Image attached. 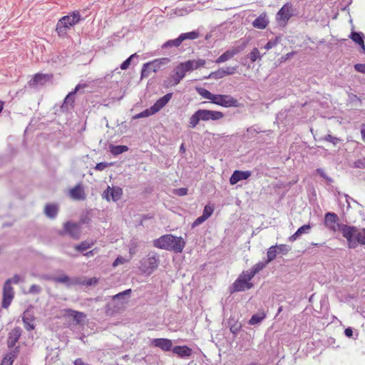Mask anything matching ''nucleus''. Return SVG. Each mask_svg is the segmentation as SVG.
<instances>
[{
	"mask_svg": "<svg viewBox=\"0 0 365 365\" xmlns=\"http://www.w3.org/2000/svg\"><path fill=\"white\" fill-rule=\"evenodd\" d=\"M340 230L349 249H355L359 245H365V228L346 225L341 226Z\"/></svg>",
	"mask_w": 365,
	"mask_h": 365,
	"instance_id": "obj_1",
	"label": "nucleus"
},
{
	"mask_svg": "<svg viewBox=\"0 0 365 365\" xmlns=\"http://www.w3.org/2000/svg\"><path fill=\"white\" fill-rule=\"evenodd\" d=\"M185 245L186 242L182 237L174 236L171 234L164 235L153 240L154 247L175 253L182 252Z\"/></svg>",
	"mask_w": 365,
	"mask_h": 365,
	"instance_id": "obj_2",
	"label": "nucleus"
},
{
	"mask_svg": "<svg viewBox=\"0 0 365 365\" xmlns=\"http://www.w3.org/2000/svg\"><path fill=\"white\" fill-rule=\"evenodd\" d=\"M81 20L82 17L78 11H74L69 15L63 16L58 20L56 26L58 35L62 38L66 36L68 30L78 24Z\"/></svg>",
	"mask_w": 365,
	"mask_h": 365,
	"instance_id": "obj_3",
	"label": "nucleus"
},
{
	"mask_svg": "<svg viewBox=\"0 0 365 365\" xmlns=\"http://www.w3.org/2000/svg\"><path fill=\"white\" fill-rule=\"evenodd\" d=\"M223 117L224 113L220 111L199 109L190 118L189 126L191 128H194L199 123L200 120H217L222 119Z\"/></svg>",
	"mask_w": 365,
	"mask_h": 365,
	"instance_id": "obj_4",
	"label": "nucleus"
},
{
	"mask_svg": "<svg viewBox=\"0 0 365 365\" xmlns=\"http://www.w3.org/2000/svg\"><path fill=\"white\" fill-rule=\"evenodd\" d=\"M190 68L191 66L190 64L185 63V62L178 64L173 68L170 77L167 80L164 81V86L169 88L178 85L185 76L186 73L190 71Z\"/></svg>",
	"mask_w": 365,
	"mask_h": 365,
	"instance_id": "obj_5",
	"label": "nucleus"
},
{
	"mask_svg": "<svg viewBox=\"0 0 365 365\" xmlns=\"http://www.w3.org/2000/svg\"><path fill=\"white\" fill-rule=\"evenodd\" d=\"M159 255L155 252H150L140 261V270L145 275H150L158 267Z\"/></svg>",
	"mask_w": 365,
	"mask_h": 365,
	"instance_id": "obj_6",
	"label": "nucleus"
},
{
	"mask_svg": "<svg viewBox=\"0 0 365 365\" xmlns=\"http://www.w3.org/2000/svg\"><path fill=\"white\" fill-rule=\"evenodd\" d=\"M170 61V58L164 57L144 63L141 70V78H148L152 72L156 73L162 66L167 65Z\"/></svg>",
	"mask_w": 365,
	"mask_h": 365,
	"instance_id": "obj_7",
	"label": "nucleus"
},
{
	"mask_svg": "<svg viewBox=\"0 0 365 365\" xmlns=\"http://www.w3.org/2000/svg\"><path fill=\"white\" fill-rule=\"evenodd\" d=\"M324 225L331 231L341 233V226H346V224L341 223L339 216L332 212H329L324 216Z\"/></svg>",
	"mask_w": 365,
	"mask_h": 365,
	"instance_id": "obj_8",
	"label": "nucleus"
},
{
	"mask_svg": "<svg viewBox=\"0 0 365 365\" xmlns=\"http://www.w3.org/2000/svg\"><path fill=\"white\" fill-rule=\"evenodd\" d=\"M214 104L220 106L225 108H238L240 103L238 100L230 95L216 94Z\"/></svg>",
	"mask_w": 365,
	"mask_h": 365,
	"instance_id": "obj_9",
	"label": "nucleus"
},
{
	"mask_svg": "<svg viewBox=\"0 0 365 365\" xmlns=\"http://www.w3.org/2000/svg\"><path fill=\"white\" fill-rule=\"evenodd\" d=\"M14 297V290L11 285H10L9 280H6L3 286V297L1 307L4 309H7Z\"/></svg>",
	"mask_w": 365,
	"mask_h": 365,
	"instance_id": "obj_10",
	"label": "nucleus"
},
{
	"mask_svg": "<svg viewBox=\"0 0 365 365\" xmlns=\"http://www.w3.org/2000/svg\"><path fill=\"white\" fill-rule=\"evenodd\" d=\"M292 5L290 4H285L279 10L277 14V20L280 25H285L289 19L292 16Z\"/></svg>",
	"mask_w": 365,
	"mask_h": 365,
	"instance_id": "obj_11",
	"label": "nucleus"
},
{
	"mask_svg": "<svg viewBox=\"0 0 365 365\" xmlns=\"http://www.w3.org/2000/svg\"><path fill=\"white\" fill-rule=\"evenodd\" d=\"M123 195V189L120 187H110L108 186L107 189L103 192V198L106 199L107 201H110V199L113 202L118 201Z\"/></svg>",
	"mask_w": 365,
	"mask_h": 365,
	"instance_id": "obj_12",
	"label": "nucleus"
},
{
	"mask_svg": "<svg viewBox=\"0 0 365 365\" xmlns=\"http://www.w3.org/2000/svg\"><path fill=\"white\" fill-rule=\"evenodd\" d=\"M253 287V284L251 282H248L241 277H238V278L234 282V283L230 287V293L242 292L245 290L250 289Z\"/></svg>",
	"mask_w": 365,
	"mask_h": 365,
	"instance_id": "obj_13",
	"label": "nucleus"
},
{
	"mask_svg": "<svg viewBox=\"0 0 365 365\" xmlns=\"http://www.w3.org/2000/svg\"><path fill=\"white\" fill-rule=\"evenodd\" d=\"M51 74L45 73H36L33 78L29 81V85L31 87H36L38 86H43L46 82L52 78Z\"/></svg>",
	"mask_w": 365,
	"mask_h": 365,
	"instance_id": "obj_14",
	"label": "nucleus"
},
{
	"mask_svg": "<svg viewBox=\"0 0 365 365\" xmlns=\"http://www.w3.org/2000/svg\"><path fill=\"white\" fill-rule=\"evenodd\" d=\"M151 345L158 348H160L164 351H169L173 349V342L169 339L158 338L153 339L151 342Z\"/></svg>",
	"mask_w": 365,
	"mask_h": 365,
	"instance_id": "obj_15",
	"label": "nucleus"
},
{
	"mask_svg": "<svg viewBox=\"0 0 365 365\" xmlns=\"http://www.w3.org/2000/svg\"><path fill=\"white\" fill-rule=\"evenodd\" d=\"M45 279L53 281L56 283H63L66 284L68 286H70L71 284H81L79 282L78 278H73L71 279L68 275L66 274H62L58 277H46Z\"/></svg>",
	"mask_w": 365,
	"mask_h": 365,
	"instance_id": "obj_16",
	"label": "nucleus"
},
{
	"mask_svg": "<svg viewBox=\"0 0 365 365\" xmlns=\"http://www.w3.org/2000/svg\"><path fill=\"white\" fill-rule=\"evenodd\" d=\"M63 230L73 239H78L80 237V227L75 222L70 221L66 222L63 226Z\"/></svg>",
	"mask_w": 365,
	"mask_h": 365,
	"instance_id": "obj_17",
	"label": "nucleus"
},
{
	"mask_svg": "<svg viewBox=\"0 0 365 365\" xmlns=\"http://www.w3.org/2000/svg\"><path fill=\"white\" fill-rule=\"evenodd\" d=\"M22 330L19 327L14 328L9 334L7 345L9 349H12L15 346L16 342L19 341Z\"/></svg>",
	"mask_w": 365,
	"mask_h": 365,
	"instance_id": "obj_18",
	"label": "nucleus"
},
{
	"mask_svg": "<svg viewBox=\"0 0 365 365\" xmlns=\"http://www.w3.org/2000/svg\"><path fill=\"white\" fill-rule=\"evenodd\" d=\"M251 175V172L246 170V171H242L236 170L233 172L230 178V183L231 185H235L239 181L242 180H247L248 179Z\"/></svg>",
	"mask_w": 365,
	"mask_h": 365,
	"instance_id": "obj_19",
	"label": "nucleus"
},
{
	"mask_svg": "<svg viewBox=\"0 0 365 365\" xmlns=\"http://www.w3.org/2000/svg\"><path fill=\"white\" fill-rule=\"evenodd\" d=\"M87 87L86 84H78L73 91L68 93L66 96L62 108L67 107L68 105L73 106L75 101V95L80 89Z\"/></svg>",
	"mask_w": 365,
	"mask_h": 365,
	"instance_id": "obj_20",
	"label": "nucleus"
},
{
	"mask_svg": "<svg viewBox=\"0 0 365 365\" xmlns=\"http://www.w3.org/2000/svg\"><path fill=\"white\" fill-rule=\"evenodd\" d=\"M172 351L180 358L190 357L192 354V349L186 345L175 346L173 348Z\"/></svg>",
	"mask_w": 365,
	"mask_h": 365,
	"instance_id": "obj_21",
	"label": "nucleus"
},
{
	"mask_svg": "<svg viewBox=\"0 0 365 365\" xmlns=\"http://www.w3.org/2000/svg\"><path fill=\"white\" fill-rule=\"evenodd\" d=\"M22 320L23 322L24 323V327L26 330L31 331L34 329L35 326L32 323V322L34 320V317L31 313L29 309L24 312Z\"/></svg>",
	"mask_w": 365,
	"mask_h": 365,
	"instance_id": "obj_22",
	"label": "nucleus"
},
{
	"mask_svg": "<svg viewBox=\"0 0 365 365\" xmlns=\"http://www.w3.org/2000/svg\"><path fill=\"white\" fill-rule=\"evenodd\" d=\"M70 195L72 198L78 200H83L86 199L84 189L80 184L76 185L70 190Z\"/></svg>",
	"mask_w": 365,
	"mask_h": 365,
	"instance_id": "obj_23",
	"label": "nucleus"
},
{
	"mask_svg": "<svg viewBox=\"0 0 365 365\" xmlns=\"http://www.w3.org/2000/svg\"><path fill=\"white\" fill-rule=\"evenodd\" d=\"M268 24L269 20L267 14L265 13H262L252 22V26L254 28L258 29H264L267 27Z\"/></svg>",
	"mask_w": 365,
	"mask_h": 365,
	"instance_id": "obj_24",
	"label": "nucleus"
},
{
	"mask_svg": "<svg viewBox=\"0 0 365 365\" xmlns=\"http://www.w3.org/2000/svg\"><path fill=\"white\" fill-rule=\"evenodd\" d=\"M173 96V93H168L160 98L153 105V109L157 110V112L160 111L163 107H165L167 103L170 101Z\"/></svg>",
	"mask_w": 365,
	"mask_h": 365,
	"instance_id": "obj_25",
	"label": "nucleus"
},
{
	"mask_svg": "<svg viewBox=\"0 0 365 365\" xmlns=\"http://www.w3.org/2000/svg\"><path fill=\"white\" fill-rule=\"evenodd\" d=\"M58 212V206L56 204L48 203L45 205L44 214L50 219H55Z\"/></svg>",
	"mask_w": 365,
	"mask_h": 365,
	"instance_id": "obj_26",
	"label": "nucleus"
},
{
	"mask_svg": "<svg viewBox=\"0 0 365 365\" xmlns=\"http://www.w3.org/2000/svg\"><path fill=\"white\" fill-rule=\"evenodd\" d=\"M19 352V347H15L14 350L6 354L5 357L3 359L1 365H12L16 358L17 354Z\"/></svg>",
	"mask_w": 365,
	"mask_h": 365,
	"instance_id": "obj_27",
	"label": "nucleus"
},
{
	"mask_svg": "<svg viewBox=\"0 0 365 365\" xmlns=\"http://www.w3.org/2000/svg\"><path fill=\"white\" fill-rule=\"evenodd\" d=\"M196 91L199 95H200L204 98L208 99L211 101V103H214L215 99L216 98V94H213L210 92L208 90L201 88L197 87Z\"/></svg>",
	"mask_w": 365,
	"mask_h": 365,
	"instance_id": "obj_28",
	"label": "nucleus"
},
{
	"mask_svg": "<svg viewBox=\"0 0 365 365\" xmlns=\"http://www.w3.org/2000/svg\"><path fill=\"white\" fill-rule=\"evenodd\" d=\"M110 152L115 156L118 155L128 150V147L126 145H110Z\"/></svg>",
	"mask_w": 365,
	"mask_h": 365,
	"instance_id": "obj_29",
	"label": "nucleus"
},
{
	"mask_svg": "<svg viewBox=\"0 0 365 365\" xmlns=\"http://www.w3.org/2000/svg\"><path fill=\"white\" fill-rule=\"evenodd\" d=\"M247 46V43L245 41H243L240 44L232 46V48H229V51L231 53L232 58L239 54L240 52L243 51L245 48Z\"/></svg>",
	"mask_w": 365,
	"mask_h": 365,
	"instance_id": "obj_30",
	"label": "nucleus"
},
{
	"mask_svg": "<svg viewBox=\"0 0 365 365\" xmlns=\"http://www.w3.org/2000/svg\"><path fill=\"white\" fill-rule=\"evenodd\" d=\"M66 312L70 317H72L77 323H80L81 319L86 317V314L83 312L75 311L73 309H68Z\"/></svg>",
	"mask_w": 365,
	"mask_h": 365,
	"instance_id": "obj_31",
	"label": "nucleus"
},
{
	"mask_svg": "<svg viewBox=\"0 0 365 365\" xmlns=\"http://www.w3.org/2000/svg\"><path fill=\"white\" fill-rule=\"evenodd\" d=\"M199 36V34L197 31H190L187 33H182L178 37L182 43L185 40L190 39V40H194L196 39Z\"/></svg>",
	"mask_w": 365,
	"mask_h": 365,
	"instance_id": "obj_32",
	"label": "nucleus"
},
{
	"mask_svg": "<svg viewBox=\"0 0 365 365\" xmlns=\"http://www.w3.org/2000/svg\"><path fill=\"white\" fill-rule=\"evenodd\" d=\"M185 62V63L190 64V66H191L190 71L194 69H197L200 67H202L205 64V61L204 59H198L197 61L188 60Z\"/></svg>",
	"mask_w": 365,
	"mask_h": 365,
	"instance_id": "obj_33",
	"label": "nucleus"
},
{
	"mask_svg": "<svg viewBox=\"0 0 365 365\" xmlns=\"http://www.w3.org/2000/svg\"><path fill=\"white\" fill-rule=\"evenodd\" d=\"M349 38L358 45L363 43L364 35L361 32L352 31L349 35Z\"/></svg>",
	"mask_w": 365,
	"mask_h": 365,
	"instance_id": "obj_34",
	"label": "nucleus"
},
{
	"mask_svg": "<svg viewBox=\"0 0 365 365\" xmlns=\"http://www.w3.org/2000/svg\"><path fill=\"white\" fill-rule=\"evenodd\" d=\"M230 331L234 334L237 335L241 329L242 325L237 322H235L234 319H230L228 322Z\"/></svg>",
	"mask_w": 365,
	"mask_h": 365,
	"instance_id": "obj_35",
	"label": "nucleus"
},
{
	"mask_svg": "<svg viewBox=\"0 0 365 365\" xmlns=\"http://www.w3.org/2000/svg\"><path fill=\"white\" fill-rule=\"evenodd\" d=\"M278 254L277 247L275 245L271 246L267 250V259H266L267 263H269L273 261Z\"/></svg>",
	"mask_w": 365,
	"mask_h": 365,
	"instance_id": "obj_36",
	"label": "nucleus"
},
{
	"mask_svg": "<svg viewBox=\"0 0 365 365\" xmlns=\"http://www.w3.org/2000/svg\"><path fill=\"white\" fill-rule=\"evenodd\" d=\"M181 43H181L179 37H178L175 39L168 40L166 42H165L163 44L162 48H170V47H178L181 45Z\"/></svg>",
	"mask_w": 365,
	"mask_h": 365,
	"instance_id": "obj_37",
	"label": "nucleus"
},
{
	"mask_svg": "<svg viewBox=\"0 0 365 365\" xmlns=\"http://www.w3.org/2000/svg\"><path fill=\"white\" fill-rule=\"evenodd\" d=\"M138 56L136 53L130 55L126 60H125L121 64H120V68L122 70H126L129 68V66L131 64V62L135 58L138 59Z\"/></svg>",
	"mask_w": 365,
	"mask_h": 365,
	"instance_id": "obj_38",
	"label": "nucleus"
},
{
	"mask_svg": "<svg viewBox=\"0 0 365 365\" xmlns=\"http://www.w3.org/2000/svg\"><path fill=\"white\" fill-rule=\"evenodd\" d=\"M266 317L265 314H253L251 319L249 320L250 325H255L260 323Z\"/></svg>",
	"mask_w": 365,
	"mask_h": 365,
	"instance_id": "obj_39",
	"label": "nucleus"
},
{
	"mask_svg": "<svg viewBox=\"0 0 365 365\" xmlns=\"http://www.w3.org/2000/svg\"><path fill=\"white\" fill-rule=\"evenodd\" d=\"M232 58V56L231 53H230L229 50L227 49L225 52H224L222 55H220L216 60V63H224L228 60H230Z\"/></svg>",
	"mask_w": 365,
	"mask_h": 365,
	"instance_id": "obj_40",
	"label": "nucleus"
},
{
	"mask_svg": "<svg viewBox=\"0 0 365 365\" xmlns=\"http://www.w3.org/2000/svg\"><path fill=\"white\" fill-rule=\"evenodd\" d=\"M225 76V71H223V68H222L217 69L215 71L211 72L207 78L220 79L224 78Z\"/></svg>",
	"mask_w": 365,
	"mask_h": 365,
	"instance_id": "obj_41",
	"label": "nucleus"
},
{
	"mask_svg": "<svg viewBox=\"0 0 365 365\" xmlns=\"http://www.w3.org/2000/svg\"><path fill=\"white\" fill-rule=\"evenodd\" d=\"M248 57L252 63L255 62L258 59L262 58V56L257 48H254L252 51L248 54Z\"/></svg>",
	"mask_w": 365,
	"mask_h": 365,
	"instance_id": "obj_42",
	"label": "nucleus"
},
{
	"mask_svg": "<svg viewBox=\"0 0 365 365\" xmlns=\"http://www.w3.org/2000/svg\"><path fill=\"white\" fill-rule=\"evenodd\" d=\"M268 263H267V261L265 260L264 262H257L256 264H255L252 268V271L254 272L255 274H257L259 272H260L261 270H262L265 267L266 265Z\"/></svg>",
	"mask_w": 365,
	"mask_h": 365,
	"instance_id": "obj_43",
	"label": "nucleus"
},
{
	"mask_svg": "<svg viewBox=\"0 0 365 365\" xmlns=\"http://www.w3.org/2000/svg\"><path fill=\"white\" fill-rule=\"evenodd\" d=\"M254 272L250 269V270L244 271L239 276L242 279L250 282V281L255 277Z\"/></svg>",
	"mask_w": 365,
	"mask_h": 365,
	"instance_id": "obj_44",
	"label": "nucleus"
},
{
	"mask_svg": "<svg viewBox=\"0 0 365 365\" xmlns=\"http://www.w3.org/2000/svg\"><path fill=\"white\" fill-rule=\"evenodd\" d=\"M278 254L287 255L290 250L291 247L287 245H276Z\"/></svg>",
	"mask_w": 365,
	"mask_h": 365,
	"instance_id": "obj_45",
	"label": "nucleus"
},
{
	"mask_svg": "<svg viewBox=\"0 0 365 365\" xmlns=\"http://www.w3.org/2000/svg\"><path fill=\"white\" fill-rule=\"evenodd\" d=\"M91 245H92V244H91L86 241H83L81 243L76 245L75 246V249L78 251L83 252V251H86L88 249H89L91 247Z\"/></svg>",
	"mask_w": 365,
	"mask_h": 365,
	"instance_id": "obj_46",
	"label": "nucleus"
},
{
	"mask_svg": "<svg viewBox=\"0 0 365 365\" xmlns=\"http://www.w3.org/2000/svg\"><path fill=\"white\" fill-rule=\"evenodd\" d=\"M316 172H317V173H318V174H319V175L322 178H324V179L327 182V183H328V184H331V183H332V182H333V181H334V180H333V179H332L331 178H330L329 176H328V175L325 173V172H324V169H322V168H317V169L316 170Z\"/></svg>",
	"mask_w": 365,
	"mask_h": 365,
	"instance_id": "obj_47",
	"label": "nucleus"
},
{
	"mask_svg": "<svg viewBox=\"0 0 365 365\" xmlns=\"http://www.w3.org/2000/svg\"><path fill=\"white\" fill-rule=\"evenodd\" d=\"M214 212V208L208 205H205L203 212L202 216H204L207 220L212 215Z\"/></svg>",
	"mask_w": 365,
	"mask_h": 365,
	"instance_id": "obj_48",
	"label": "nucleus"
},
{
	"mask_svg": "<svg viewBox=\"0 0 365 365\" xmlns=\"http://www.w3.org/2000/svg\"><path fill=\"white\" fill-rule=\"evenodd\" d=\"M311 228H312L311 225L309 224H307V225H302V227L298 228V230L297 231L299 232V234L300 235H302V234L309 233Z\"/></svg>",
	"mask_w": 365,
	"mask_h": 365,
	"instance_id": "obj_49",
	"label": "nucleus"
},
{
	"mask_svg": "<svg viewBox=\"0 0 365 365\" xmlns=\"http://www.w3.org/2000/svg\"><path fill=\"white\" fill-rule=\"evenodd\" d=\"M324 140L329 143H331L334 145H336L340 141L339 138L332 136L331 135L329 134L324 136Z\"/></svg>",
	"mask_w": 365,
	"mask_h": 365,
	"instance_id": "obj_50",
	"label": "nucleus"
},
{
	"mask_svg": "<svg viewBox=\"0 0 365 365\" xmlns=\"http://www.w3.org/2000/svg\"><path fill=\"white\" fill-rule=\"evenodd\" d=\"M41 292V287L37 284H32L29 290V294H39Z\"/></svg>",
	"mask_w": 365,
	"mask_h": 365,
	"instance_id": "obj_51",
	"label": "nucleus"
},
{
	"mask_svg": "<svg viewBox=\"0 0 365 365\" xmlns=\"http://www.w3.org/2000/svg\"><path fill=\"white\" fill-rule=\"evenodd\" d=\"M207 219L201 215L200 217H198L192 224V227L194 228V227H196L197 226H199L200 225H201L202 223H203Z\"/></svg>",
	"mask_w": 365,
	"mask_h": 365,
	"instance_id": "obj_52",
	"label": "nucleus"
},
{
	"mask_svg": "<svg viewBox=\"0 0 365 365\" xmlns=\"http://www.w3.org/2000/svg\"><path fill=\"white\" fill-rule=\"evenodd\" d=\"M109 165L110 164L106 162H101L96 164L94 169L98 171H102L106 168H108Z\"/></svg>",
	"mask_w": 365,
	"mask_h": 365,
	"instance_id": "obj_53",
	"label": "nucleus"
},
{
	"mask_svg": "<svg viewBox=\"0 0 365 365\" xmlns=\"http://www.w3.org/2000/svg\"><path fill=\"white\" fill-rule=\"evenodd\" d=\"M188 190L186 187L175 189L174 193L178 196H185L187 194Z\"/></svg>",
	"mask_w": 365,
	"mask_h": 365,
	"instance_id": "obj_54",
	"label": "nucleus"
},
{
	"mask_svg": "<svg viewBox=\"0 0 365 365\" xmlns=\"http://www.w3.org/2000/svg\"><path fill=\"white\" fill-rule=\"evenodd\" d=\"M142 112L143 113L144 118L148 117L150 115H152L158 113L157 110H155L153 109V106H150V108L145 109V110H143Z\"/></svg>",
	"mask_w": 365,
	"mask_h": 365,
	"instance_id": "obj_55",
	"label": "nucleus"
},
{
	"mask_svg": "<svg viewBox=\"0 0 365 365\" xmlns=\"http://www.w3.org/2000/svg\"><path fill=\"white\" fill-rule=\"evenodd\" d=\"M237 68L234 66H228L225 68H223L225 71V76L232 75L236 72Z\"/></svg>",
	"mask_w": 365,
	"mask_h": 365,
	"instance_id": "obj_56",
	"label": "nucleus"
},
{
	"mask_svg": "<svg viewBox=\"0 0 365 365\" xmlns=\"http://www.w3.org/2000/svg\"><path fill=\"white\" fill-rule=\"evenodd\" d=\"M98 282V279L96 277H92L85 281L83 284H86V286H92L96 285Z\"/></svg>",
	"mask_w": 365,
	"mask_h": 365,
	"instance_id": "obj_57",
	"label": "nucleus"
},
{
	"mask_svg": "<svg viewBox=\"0 0 365 365\" xmlns=\"http://www.w3.org/2000/svg\"><path fill=\"white\" fill-rule=\"evenodd\" d=\"M277 38L274 41L269 40L264 46L266 50H269L277 45Z\"/></svg>",
	"mask_w": 365,
	"mask_h": 365,
	"instance_id": "obj_58",
	"label": "nucleus"
},
{
	"mask_svg": "<svg viewBox=\"0 0 365 365\" xmlns=\"http://www.w3.org/2000/svg\"><path fill=\"white\" fill-rule=\"evenodd\" d=\"M354 68L356 71L365 73V63H357L354 65Z\"/></svg>",
	"mask_w": 365,
	"mask_h": 365,
	"instance_id": "obj_59",
	"label": "nucleus"
},
{
	"mask_svg": "<svg viewBox=\"0 0 365 365\" xmlns=\"http://www.w3.org/2000/svg\"><path fill=\"white\" fill-rule=\"evenodd\" d=\"M354 168H365V160H358L354 163Z\"/></svg>",
	"mask_w": 365,
	"mask_h": 365,
	"instance_id": "obj_60",
	"label": "nucleus"
},
{
	"mask_svg": "<svg viewBox=\"0 0 365 365\" xmlns=\"http://www.w3.org/2000/svg\"><path fill=\"white\" fill-rule=\"evenodd\" d=\"M125 259L123 257H118L113 263V267H116L119 264H123L125 262Z\"/></svg>",
	"mask_w": 365,
	"mask_h": 365,
	"instance_id": "obj_61",
	"label": "nucleus"
},
{
	"mask_svg": "<svg viewBox=\"0 0 365 365\" xmlns=\"http://www.w3.org/2000/svg\"><path fill=\"white\" fill-rule=\"evenodd\" d=\"M20 277L18 274H14L12 278L8 279L7 280H9L10 285H11L12 283L14 284H18L20 282Z\"/></svg>",
	"mask_w": 365,
	"mask_h": 365,
	"instance_id": "obj_62",
	"label": "nucleus"
},
{
	"mask_svg": "<svg viewBox=\"0 0 365 365\" xmlns=\"http://www.w3.org/2000/svg\"><path fill=\"white\" fill-rule=\"evenodd\" d=\"M353 334H354V331L351 327H348V328L345 329L344 334L346 336H347L349 338H351V337H353Z\"/></svg>",
	"mask_w": 365,
	"mask_h": 365,
	"instance_id": "obj_63",
	"label": "nucleus"
},
{
	"mask_svg": "<svg viewBox=\"0 0 365 365\" xmlns=\"http://www.w3.org/2000/svg\"><path fill=\"white\" fill-rule=\"evenodd\" d=\"M301 235L299 234V232L297 231H296L292 235H291L289 238H288V240L289 242H294L295 240H297Z\"/></svg>",
	"mask_w": 365,
	"mask_h": 365,
	"instance_id": "obj_64",
	"label": "nucleus"
}]
</instances>
